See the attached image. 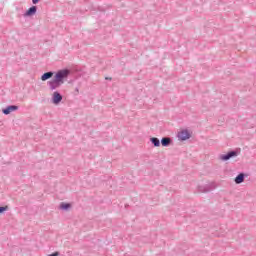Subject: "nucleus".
<instances>
[{"label":"nucleus","instance_id":"nucleus-1","mask_svg":"<svg viewBox=\"0 0 256 256\" xmlns=\"http://www.w3.org/2000/svg\"><path fill=\"white\" fill-rule=\"evenodd\" d=\"M71 72L68 69H62L59 70L55 75H54V79L59 82L61 85H63V83H65V81H67L69 74Z\"/></svg>","mask_w":256,"mask_h":256},{"label":"nucleus","instance_id":"nucleus-2","mask_svg":"<svg viewBox=\"0 0 256 256\" xmlns=\"http://www.w3.org/2000/svg\"><path fill=\"white\" fill-rule=\"evenodd\" d=\"M239 153L237 151H230L226 154H220L218 156L219 161H229V159H233L234 157H237Z\"/></svg>","mask_w":256,"mask_h":256},{"label":"nucleus","instance_id":"nucleus-3","mask_svg":"<svg viewBox=\"0 0 256 256\" xmlns=\"http://www.w3.org/2000/svg\"><path fill=\"white\" fill-rule=\"evenodd\" d=\"M178 141H187V139H191V133L189 130H182L177 134Z\"/></svg>","mask_w":256,"mask_h":256},{"label":"nucleus","instance_id":"nucleus-4","mask_svg":"<svg viewBox=\"0 0 256 256\" xmlns=\"http://www.w3.org/2000/svg\"><path fill=\"white\" fill-rule=\"evenodd\" d=\"M15 111H19V106H15V105H10V106H7L6 108H4L2 110V113L4 115H9Z\"/></svg>","mask_w":256,"mask_h":256},{"label":"nucleus","instance_id":"nucleus-5","mask_svg":"<svg viewBox=\"0 0 256 256\" xmlns=\"http://www.w3.org/2000/svg\"><path fill=\"white\" fill-rule=\"evenodd\" d=\"M60 101H63V96L59 92H54L52 95V103L59 105Z\"/></svg>","mask_w":256,"mask_h":256},{"label":"nucleus","instance_id":"nucleus-6","mask_svg":"<svg viewBox=\"0 0 256 256\" xmlns=\"http://www.w3.org/2000/svg\"><path fill=\"white\" fill-rule=\"evenodd\" d=\"M48 85L51 91H55V89H59V87H61L62 84L54 78L48 82Z\"/></svg>","mask_w":256,"mask_h":256},{"label":"nucleus","instance_id":"nucleus-7","mask_svg":"<svg viewBox=\"0 0 256 256\" xmlns=\"http://www.w3.org/2000/svg\"><path fill=\"white\" fill-rule=\"evenodd\" d=\"M37 13V6L30 7L24 14V17H31Z\"/></svg>","mask_w":256,"mask_h":256},{"label":"nucleus","instance_id":"nucleus-8","mask_svg":"<svg viewBox=\"0 0 256 256\" xmlns=\"http://www.w3.org/2000/svg\"><path fill=\"white\" fill-rule=\"evenodd\" d=\"M71 203H65V202H61L59 205V209L61 211H69L71 209Z\"/></svg>","mask_w":256,"mask_h":256},{"label":"nucleus","instance_id":"nucleus-9","mask_svg":"<svg viewBox=\"0 0 256 256\" xmlns=\"http://www.w3.org/2000/svg\"><path fill=\"white\" fill-rule=\"evenodd\" d=\"M234 181H235L236 185H241V183H243V181H245V174L240 173L238 176H236Z\"/></svg>","mask_w":256,"mask_h":256},{"label":"nucleus","instance_id":"nucleus-10","mask_svg":"<svg viewBox=\"0 0 256 256\" xmlns=\"http://www.w3.org/2000/svg\"><path fill=\"white\" fill-rule=\"evenodd\" d=\"M161 145H162V147H169L171 145V138H169V137L162 138Z\"/></svg>","mask_w":256,"mask_h":256},{"label":"nucleus","instance_id":"nucleus-11","mask_svg":"<svg viewBox=\"0 0 256 256\" xmlns=\"http://www.w3.org/2000/svg\"><path fill=\"white\" fill-rule=\"evenodd\" d=\"M208 191H211V189L207 185L198 186V193H208Z\"/></svg>","mask_w":256,"mask_h":256},{"label":"nucleus","instance_id":"nucleus-12","mask_svg":"<svg viewBox=\"0 0 256 256\" xmlns=\"http://www.w3.org/2000/svg\"><path fill=\"white\" fill-rule=\"evenodd\" d=\"M53 72H46L41 76V81H47L48 79H51L53 77Z\"/></svg>","mask_w":256,"mask_h":256},{"label":"nucleus","instance_id":"nucleus-13","mask_svg":"<svg viewBox=\"0 0 256 256\" xmlns=\"http://www.w3.org/2000/svg\"><path fill=\"white\" fill-rule=\"evenodd\" d=\"M150 141L154 145V147L161 146V141H159V138L152 137V138H150Z\"/></svg>","mask_w":256,"mask_h":256},{"label":"nucleus","instance_id":"nucleus-14","mask_svg":"<svg viewBox=\"0 0 256 256\" xmlns=\"http://www.w3.org/2000/svg\"><path fill=\"white\" fill-rule=\"evenodd\" d=\"M5 211H9V206H0V214L5 213Z\"/></svg>","mask_w":256,"mask_h":256},{"label":"nucleus","instance_id":"nucleus-15","mask_svg":"<svg viewBox=\"0 0 256 256\" xmlns=\"http://www.w3.org/2000/svg\"><path fill=\"white\" fill-rule=\"evenodd\" d=\"M33 5H37L39 3V0H32Z\"/></svg>","mask_w":256,"mask_h":256},{"label":"nucleus","instance_id":"nucleus-16","mask_svg":"<svg viewBox=\"0 0 256 256\" xmlns=\"http://www.w3.org/2000/svg\"><path fill=\"white\" fill-rule=\"evenodd\" d=\"M75 95H79V88H75Z\"/></svg>","mask_w":256,"mask_h":256}]
</instances>
